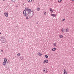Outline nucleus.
I'll return each mask as SVG.
<instances>
[{"instance_id": "1", "label": "nucleus", "mask_w": 74, "mask_h": 74, "mask_svg": "<svg viewBox=\"0 0 74 74\" xmlns=\"http://www.w3.org/2000/svg\"><path fill=\"white\" fill-rule=\"evenodd\" d=\"M33 13V12L32 11L31 9H29L27 7L23 11V14H24V16H27L26 17V19H29V17H32L34 15Z\"/></svg>"}, {"instance_id": "2", "label": "nucleus", "mask_w": 74, "mask_h": 74, "mask_svg": "<svg viewBox=\"0 0 74 74\" xmlns=\"http://www.w3.org/2000/svg\"><path fill=\"white\" fill-rule=\"evenodd\" d=\"M1 41H2V42L3 43H4V42H5L6 39L4 38V37L2 36L1 38Z\"/></svg>"}, {"instance_id": "3", "label": "nucleus", "mask_w": 74, "mask_h": 74, "mask_svg": "<svg viewBox=\"0 0 74 74\" xmlns=\"http://www.w3.org/2000/svg\"><path fill=\"white\" fill-rule=\"evenodd\" d=\"M47 69L45 68H44V70L43 71V72H44V73H47Z\"/></svg>"}, {"instance_id": "4", "label": "nucleus", "mask_w": 74, "mask_h": 74, "mask_svg": "<svg viewBox=\"0 0 74 74\" xmlns=\"http://www.w3.org/2000/svg\"><path fill=\"white\" fill-rule=\"evenodd\" d=\"M67 71L66 72V69H64V74H67Z\"/></svg>"}, {"instance_id": "5", "label": "nucleus", "mask_w": 74, "mask_h": 74, "mask_svg": "<svg viewBox=\"0 0 74 74\" xmlns=\"http://www.w3.org/2000/svg\"><path fill=\"white\" fill-rule=\"evenodd\" d=\"M61 32H62V33H64L65 32V29L64 28H62L61 29Z\"/></svg>"}, {"instance_id": "6", "label": "nucleus", "mask_w": 74, "mask_h": 74, "mask_svg": "<svg viewBox=\"0 0 74 74\" xmlns=\"http://www.w3.org/2000/svg\"><path fill=\"white\" fill-rule=\"evenodd\" d=\"M5 16L6 17L8 16V13L5 12Z\"/></svg>"}, {"instance_id": "7", "label": "nucleus", "mask_w": 74, "mask_h": 74, "mask_svg": "<svg viewBox=\"0 0 74 74\" xmlns=\"http://www.w3.org/2000/svg\"><path fill=\"white\" fill-rule=\"evenodd\" d=\"M44 62L45 63H48V60H44Z\"/></svg>"}, {"instance_id": "8", "label": "nucleus", "mask_w": 74, "mask_h": 74, "mask_svg": "<svg viewBox=\"0 0 74 74\" xmlns=\"http://www.w3.org/2000/svg\"><path fill=\"white\" fill-rule=\"evenodd\" d=\"M55 50H56V48L55 47L53 48L52 49V51H55Z\"/></svg>"}, {"instance_id": "9", "label": "nucleus", "mask_w": 74, "mask_h": 74, "mask_svg": "<svg viewBox=\"0 0 74 74\" xmlns=\"http://www.w3.org/2000/svg\"><path fill=\"white\" fill-rule=\"evenodd\" d=\"M38 55H39V56H41V55H42V54L41 53H38Z\"/></svg>"}, {"instance_id": "10", "label": "nucleus", "mask_w": 74, "mask_h": 74, "mask_svg": "<svg viewBox=\"0 0 74 74\" xmlns=\"http://www.w3.org/2000/svg\"><path fill=\"white\" fill-rule=\"evenodd\" d=\"M51 16H53V17H55V16H56V15H55V14H51Z\"/></svg>"}, {"instance_id": "11", "label": "nucleus", "mask_w": 74, "mask_h": 74, "mask_svg": "<svg viewBox=\"0 0 74 74\" xmlns=\"http://www.w3.org/2000/svg\"><path fill=\"white\" fill-rule=\"evenodd\" d=\"M4 62H6L7 61V58H4Z\"/></svg>"}, {"instance_id": "12", "label": "nucleus", "mask_w": 74, "mask_h": 74, "mask_svg": "<svg viewBox=\"0 0 74 74\" xmlns=\"http://www.w3.org/2000/svg\"><path fill=\"white\" fill-rule=\"evenodd\" d=\"M5 64H7V62H4L3 63V66H5Z\"/></svg>"}, {"instance_id": "13", "label": "nucleus", "mask_w": 74, "mask_h": 74, "mask_svg": "<svg viewBox=\"0 0 74 74\" xmlns=\"http://www.w3.org/2000/svg\"><path fill=\"white\" fill-rule=\"evenodd\" d=\"M59 37L61 38H63V35H60Z\"/></svg>"}, {"instance_id": "14", "label": "nucleus", "mask_w": 74, "mask_h": 74, "mask_svg": "<svg viewBox=\"0 0 74 74\" xmlns=\"http://www.w3.org/2000/svg\"><path fill=\"white\" fill-rule=\"evenodd\" d=\"M45 58H48V55H45Z\"/></svg>"}, {"instance_id": "15", "label": "nucleus", "mask_w": 74, "mask_h": 74, "mask_svg": "<svg viewBox=\"0 0 74 74\" xmlns=\"http://www.w3.org/2000/svg\"><path fill=\"white\" fill-rule=\"evenodd\" d=\"M11 1H12V2H13V3H14V2H15V1H16V0H11Z\"/></svg>"}, {"instance_id": "16", "label": "nucleus", "mask_w": 74, "mask_h": 74, "mask_svg": "<svg viewBox=\"0 0 74 74\" xmlns=\"http://www.w3.org/2000/svg\"><path fill=\"white\" fill-rule=\"evenodd\" d=\"M40 8H38H38H37V11H40Z\"/></svg>"}, {"instance_id": "17", "label": "nucleus", "mask_w": 74, "mask_h": 74, "mask_svg": "<svg viewBox=\"0 0 74 74\" xmlns=\"http://www.w3.org/2000/svg\"><path fill=\"white\" fill-rule=\"evenodd\" d=\"M20 58L21 60H23V57H20Z\"/></svg>"}, {"instance_id": "18", "label": "nucleus", "mask_w": 74, "mask_h": 74, "mask_svg": "<svg viewBox=\"0 0 74 74\" xmlns=\"http://www.w3.org/2000/svg\"><path fill=\"white\" fill-rule=\"evenodd\" d=\"M69 31V29L67 28L66 30V32H68Z\"/></svg>"}, {"instance_id": "19", "label": "nucleus", "mask_w": 74, "mask_h": 74, "mask_svg": "<svg viewBox=\"0 0 74 74\" xmlns=\"http://www.w3.org/2000/svg\"><path fill=\"white\" fill-rule=\"evenodd\" d=\"M28 2L30 3V2H32V0H28Z\"/></svg>"}, {"instance_id": "20", "label": "nucleus", "mask_w": 74, "mask_h": 74, "mask_svg": "<svg viewBox=\"0 0 74 74\" xmlns=\"http://www.w3.org/2000/svg\"><path fill=\"white\" fill-rule=\"evenodd\" d=\"M62 1V0H58V2L60 3H61Z\"/></svg>"}, {"instance_id": "21", "label": "nucleus", "mask_w": 74, "mask_h": 74, "mask_svg": "<svg viewBox=\"0 0 74 74\" xmlns=\"http://www.w3.org/2000/svg\"><path fill=\"white\" fill-rule=\"evenodd\" d=\"M53 46H54V47H56V43H53Z\"/></svg>"}, {"instance_id": "22", "label": "nucleus", "mask_w": 74, "mask_h": 74, "mask_svg": "<svg viewBox=\"0 0 74 74\" xmlns=\"http://www.w3.org/2000/svg\"><path fill=\"white\" fill-rule=\"evenodd\" d=\"M20 55H21V54H20V53H18L17 54V56H20Z\"/></svg>"}, {"instance_id": "23", "label": "nucleus", "mask_w": 74, "mask_h": 74, "mask_svg": "<svg viewBox=\"0 0 74 74\" xmlns=\"http://www.w3.org/2000/svg\"><path fill=\"white\" fill-rule=\"evenodd\" d=\"M52 10V8H50V11H52L53 10Z\"/></svg>"}, {"instance_id": "24", "label": "nucleus", "mask_w": 74, "mask_h": 74, "mask_svg": "<svg viewBox=\"0 0 74 74\" xmlns=\"http://www.w3.org/2000/svg\"><path fill=\"white\" fill-rule=\"evenodd\" d=\"M44 15H46L47 14V12H45L44 13Z\"/></svg>"}, {"instance_id": "25", "label": "nucleus", "mask_w": 74, "mask_h": 74, "mask_svg": "<svg viewBox=\"0 0 74 74\" xmlns=\"http://www.w3.org/2000/svg\"><path fill=\"white\" fill-rule=\"evenodd\" d=\"M65 21V18H64L62 19V21Z\"/></svg>"}, {"instance_id": "26", "label": "nucleus", "mask_w": 74, "mask_h": 74, "mask_svg": "<svg viewBox=\"0 0 74 74\" xmlns=\"http://www.w3.org/2000/svg\"><path fill=\"white\" fill-rule=\"evenodd\" d=\"M53 10H52L51 11V13H52V12H53Z\"/></svg>"}, {"instance_id": "27", "label": "nucleus", "mask_w": 74, "mask_h": 74, "mask_svg": "<svg viewBox=\"0 0 74 74\" xmlns=\"http://www.w3.org/2000/svg\"><path fill=\"white\" fill-rule=\"evenodd\" d=\"M38 22H37L36 23V24H38Z\"/></svg>"}, {"instance_id": "28", "label": "nucleus", "mask_w": 74, "mask_h": 74, "mask_svg": "<svg viewBox=\"0 0 74 74\" xmlns=\"http://www.w3.org/2000/svg\"><path fill=\"white\" fill-rule=\"evenodd\" d=\"M72 1H74V0H71Z\"/></svg>"}, {"instance_id": "29", "label": "nucleus", "mask_w": 74, "mask_h": 74, "mask_svg": "<svg viewBox=\"0 0 74 74\" xmlns=\"http://www.w3.org/2000/svg\"><path fill=\"white\" fill-rule=\"evenodd\" d=\"M3 1H5V0H3Z\"/></svg>"}, {"instance_id": "30", "label": "nucleus", "mask_w": 74, "mask_h": 74, "mask_svg": "<svg viewBox=\"0 0 74 74\" xmlns=\"http://www.w3.org/2000/svg\"><path fill=\"white\" fill-rule=\"evenodd\" d=\"M1 51L2 52H3V51L2 50H1Z\"/></svg>"}, {"instance_id": "31", "label": "nucleus", "mask_w": 74, "mask_h": 74, "mask_svg": "<svg viewBox=\"0 0 74 74\" xmlns=\"http://www.w3.org/2000/svg\"><path fill=\"white\" fill-rule=\"evenodd\" d=\"M1 34V33H0V34Z\"/></svg>"}, {"instance_id": "32", "label": "nucleus", "mask_w": 74, "mask_h": 74, "mask_svg": "<svg viewBox=\"0 0 74 74\" xmlns=\"http://www.w3.org/2000/svg\"><path fill=\"white\" fill-rule=\"evenodd\" d=\"M33 0L34 1V0H32V1H33Z\"/></svg>"}]
</instances>
